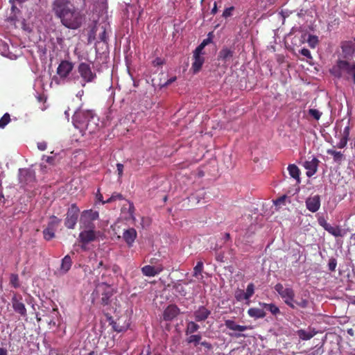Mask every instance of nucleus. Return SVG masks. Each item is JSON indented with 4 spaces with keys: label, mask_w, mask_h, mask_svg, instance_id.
I'll list each match as a JSON object with an SVG mask.
<instances>
[{
    "label": "nucleus",
    "mask_w": 355,
    "mask_h": 355,
    "mask_svg": "<svg viewBox=\"0 0 355 355\" xmlns=\"http://www.w3.org/2000/svg\"><path fill=\"white\" fill-rule=\"evenodd\" d=\"M10 121V114L8 113L4 114V115L0 119V128H4Z\"/></svg>",
    "instance_id": "obj_38"
},
{
    "label": "nucleus",
    "mask_w": 355,
    "mask_h": 355,
    "mask_svg": "<svg viewBox=\"0 0 355 355\" xmlns=\"http://www.w3.org/2000/svg\"><path fill=\"white\" fill-rule=\"evenodd\" d=\"M337 265V261L335 259H330L329 261L328 266L331 271H334Z\"/></svg>",
    "instance_id": "obj_47"
},
{
    "label": "nucleus",
    "mask_w": 355,
    "mask_h": 355,
    "mask_svg": "<svg viewBox=\"0 0 355 355\" xmlns=\"http://www.w3.org/2000/svg\"><path fill=\"white\" fill-rule=\"evenodd\" d=\"M275 289L288 306L292 309L295 307L294 304L295 293L291 288H284L282 284H277Z\"/></svg>",
    "instance_id": "obj_5"
},
{
    "label": "nucleus",
    "mask_w": 355,
    "mask_h": 355,
    "mask_svg": "<svg viewBox=\"0 0 355 355\" xmlns=\"http://www.w3.org/2000/svg\"><path fill=\"white\" fill-rule=\"evenodd\" d=\"M343 53L345 58L352 56L354 53L355 49L354 44L351 41H345L341 45Z\"/></svg>",
    "instance_id": "obj_20"
},
{
    "label": "nucleus",
    "mask_w": 355,
    "mask_h": 355,
    "mask_svg": "<svg viewBox=\"0 0 355 355\" xmlns=\"http://www.w3.org/2000/svg\"><path fill=\"white\" fill-rule=\"evenodd\" d=\"M201 339L202 336L200 334H190V336L187 338V342L188 343H193L195 346H196L200 344Z\"/></svg>",
    "instance_id": "obj_34"
},
{
    "label": "nucleus",
    "mask_w": 355,
    "mask_h": 355,
    "mask_svg": "<svg viewBox=\"0 0 355 355\" xmlns=\"http://www.w3.org/2000/svg\"><path fill=\"white\" fill-rule=\"evenodd\" d=\"M122 199V196L120 193H113L110 198H108L106 202H103V204L107 202H110L112 201H114L116 200H121Z\"/></svg>",
    "instance_id": "obj_45"
},
{
    "label": "nucleus",
    "mask_w": 355,
    "mask_h": 355,
    "mask_svg": "<svg viewBox=\"0 0 355 355\" xmlns=\"http://www.w3.org/2000/svg\"><path fill=\"white\" fill-rule=\"evenodd\" d=\"M200 328V326L195 322L191 321L187 323L185 330L186 335H190L196 332Z\"/></svg>",
    "instance_id": "obj_29"
},
{
    "label": "nucleus",
    "mask_w": 355,
    "mask_h": 355,
    "mask_svg": "<svg viewBox=\"0 0 355 355\" xmlns=\"http://www.w3.org/2000/svg\"><path fill=\"white\" fill-rule=\"evenodd\" d=\"M309 113L315 120H319L322 115V112L316 109H310Z\"/></svg>",
    "instance_id": "obj_42"
},
{
    "label": "nucleus",
    "mask_w": 355,
    "mask_h": 355,
    "mask_svg": "<svg viewBox=\"0 0 355 355\" xmlns=\"http://www.w3.org/2000/svg\"><path fill=\"white\" fill-rule=\"evenodd\" d=\"M116 168H117L119 178H121L123 175V165L122 164L118 163L116 164Z\"/></svg>",
    "instance_id": "obj_51"
},
{
    "label": "nucleus",
    "mask_w": 355,
    "mask_h": 355,
    "mask_svg": "<svg viewBox=\"0 0 355 355\" xmlns=\"http://www.w3.org/2000/svg\"><path fill=\"white\" fill-rule=\"evenodd\" d=\"M305 202L306 209L312 213L316 212L320 207V198L318 195L308 198Z\"/></svg>",
    "instance_id": "obj_12"
},
{
    "label": "nucleus",
    "mask_w": 355,
    "mask_h": 355,
    "mask_svg": "<svg viewBox=\"0 0 355 355\" xmlns=\"http://www.w3.org/2000/svg\"><path fill=\"white\" fill-rule=\"evenodd\" d=\"M92 267L94 270V274H96V276L102 274V277L105 275V272L107 270V266L104 263L103 260L97 262L96 265L92 263Z\"/></svg>",
    "instance_id": "obj_23"
},
{
    "label": "nucleus",
    "mask_w": 355,
    "mask_h": 355,
    "mask_svg": "<svg viewBox=\"0 0 355 355\" xmlns=\"http://www.w3.org/2000/svg\"><path fill=\"white\" fill-rule=\"evenodd\" d=\"M153 63L154 66H159L163 64V60L159 58H157L153 60Z\"/></svg>",
    "instance_id": "obj_55"
},
{
    "label": "nucleus",
    "mask_w": 355,
    "mask_h": 355,
    "mask_svg": "<svg viewBox=\"0 0 355 355\" xmlns=\"http://www.w3.org/2000/svg\"><path fill=\"white\" fill-rule=\"evenodd\" d=\"M52 8L55 16L65 27L76 29L81 26L83 16L69 0H55Z\"/></svg>",
    "instance_id": "obj_1"
},
{
    "label": "nucleus",
    "mask_w": 355,
    "mask_h": 355,
    "mask_svg": "<svg viewBox=\"0 0 355 355\" xmlns=\"http://www.w3.org/2000/svg\"><path fill=\"white\" fill-rule=\"evenodd\" d=\"M347 141H348V139L346 138V137H343L340 139L339 142L336 144V147H338V148H343L345 147L347 144Z\"/></svg>",
    "instance_id": "obj_46"
},
{
    "label": "nucleus",
    "mask_w": 355,
    "mask_h": 355,
    "mask_svg": "<svg viewBox=\"0 0 355 355\" xmlns=\"http://www.w3.org/2000/svg\"><path fill=\"white\" fill-rule=\"evenodd\" d=\"M230 336H234V337H236V338H239V337H241V336H245L243 334H230Z\"/></svg>",
    "instance_id": "obj_61"
},
{
    "label": "nucleus",
    "mask_w": 355,
    "mask_h": 355,
    "mask_svg": "<svg viewBox=\"0 0 355 355\" xmlns=\"http://www.w3.org/2000/svg\"><path fill=\"white\" fill-rule=\"evenodd\" d=\"M248 315L254 318H263L266 316V313L263 309L258 308H251L248 311Z\"/></svg>",
    "instance_id": "obj_27"
},
{
    "label": "nucleus",
    "mask_w": 355,
    "mask_h": 355,
    "mask_svg": "<svg viewBox=\"0 0 355 355\" xmlns=\"http://www.w3.org/2000/svg\"><path fill=\"white\" fill-rule=\"evenodd\" d=\"M297 334L300 339L303 340H307L312 338L315 335V332L313 331H306L304 329H300L297 331Z\"/></svg>",
    "instance_id": "obj_28"
},
{
    "label": "nucleus",
    "mask_w": 355,
    "mask_h": 355,
    "mask_svg": "<svg viewBox=\"0 0 355 355\" xmlns=\"http://www.w3.org/2000/svg\"><path fill=\"white\" fill-rule=\"evenodd\" d=\"M10 283L14 288L19 287V277L16 274H12L10 277Z\"/></svg>",
    "instance_id": "obj_39"
},
{
    "label": "nucleus",
    "mask_w": 355,
    "mask_h": 355,
    "mask_svg": "<svg viewBox=\"0 0 355 355\" xmlns=\"http://www.w3.org/2000/svg\"><path fill=\"white\" fill-rule=\"evenodd\" d=\"M225 325L230 330L242 332L248 329V326H243L237 324L234 321L232 320H227L225 321Z\"/></svg>",
    "instance_id": "obj_21"
},
{
    "label": "nucleus",
    "mask_w": 355,
    "mask_h": 355,
    "mask_svg": "<svg viewBox=\"0 0 355 355\" xmlns=\"http://www.w3.org/2000/svg\"><path fill=\"white\" fill-rule=\"evenodd\" d=\"M349 135V126H346L343 130V137H346V138L348 139Z\"/></svg>",
    "instance_id": "obj_56"
},
{
    "label": "nucleus",
    "mask_w": 355,
    "mask_h": 355,
    "mask_svg": "<svg viewBox=\"0 0 355 355\" xmlns=\"http://www.w3.org/2000/svg\"><path fill=\"white\" fill-rule=\"evenodd\" d=\"M210 314L211 311L206 308L205 306H200L193 312V315L196 322H202L206 320Z\"/></svg>",
    "instance_id": "obj_14"
},
{
    "label": "nucleus",
    "mask_w": 355,
    "mask_h": 355,
    "mask_svg": "<svg viewBox=\"0 0 355 355\" xmlns=\"http://www.w3.org/2000/svg\"><path fill=\"white\" fill-rule=\"evenodd\" d=\"M79 209L76 205H72L68 209L64 221L65 226L69 229H73L77 223Z\"/></svg>",
    "instance_id": "obj_9"
},
{
    "label": "nucleus",
    "mask_w": 355,
    "mask_h": 355,
    "mask_svg": "<svg viewBox=\"0 0 355 355\" xmlns=\"http://www.w3.org/2000/svg\"><path fill=\"white\" fill-rule=\"evenodd\" d=\"M98 212L92 209L84 211L80 219V228H95L93 221L98 219Z\"/></svg>",
    "instance_id": "obj_7"
},
{
    "label": "nucleus",
    "mask_w": 355,
    "mask_h": 355,
    "mask_svg": "<svg viewBox=\"0 0 355 355\" xmlns=\"http://www.w3.org/2000/svg\"><path fill=\"white\" fill-rule=\"evenodd\" d=\"M318 223L320 226H322L325 230H327L329 226V223H328L324 218H320L318 220Z\"/></svg>",
    "instance_id": "obj_50"
},
{
    "label": "nucleus",
    "mask_w": 355,
    "mask_h": 355,
    "mask_svg": "<svg viewBox=\"0 0 355 355\" xmlns=\"http://www.w3.org/2000/svg\"><path fill=\"white\" fill-rule=\"evenodd\" d=\"M218 8H217V3L216 2H214V6L211 10V13L212 15H215L217 12Z\"/></svg>",
    "instance_id": "obj_58"
},
{
    "label": "nucleus",
    "mask_w": 355,
    "mask_h": 355,
    "mask_svg": "<svg viewBox=\"0 0 355 355\" xmlns=\"http://www.w3.org/2000/svg\"><path fill=\"white\" fill-rule=\"evenodd\" d=\"M288 171L291 177L294 178L297 182H300V171L295 164H289L288 166Z\"/></svg>",
    "instance_id": "obj_26"
},
{
    "label": "nucleus",
    "mask_w": 355,
    "mask_h": 355,
    "mask_svg": "<svg viewBox=\"0 0 355 355\" xmlns=\"http://www.w3.org/2000/svg\"><path fill=\"white\" fill-rule=\"evenodd\" d=\"M47 144L45 141H41L37 143V148L40 150H45L46 149Z\"/></svg>",
    "instance_id": "obj_53"
},
{
    "label": "nucleus",
    "mask_w": 355,
    "mask_h": 355,
    "mask_svg": "<svg viewBox=\"0 0 355 355\" xmlns=\"http://www.w3.org/2000/svg\"><path fill=\"white\" fill-rule=\"evenodd\" d=\"M77 71L81 78L82 87H85L86 83H93L96 78V73L89 63L80 62L77 67Z\"/></svg>",
    "instance_id": "obj_4"
},
{
    "label": "nucleus",
    "mask_w": 355,
    "mask_h": 355,
    "mask_svg": "<svg viewBox=\"0 0 355 355\" xmlns=\"http://www.w3.org/2000/svg\"><path fill=\"white\" fill-rule=\"evenodd\" d=\"M94 293L96 295H101V303L107 305L110 302V299L113 295V288L107 283H98L96 286Z\"/></svg>",
    "instance_id": "obj_6"
},
{
    "label": "nucleus",
    "mask_w": 355,
    "mask_h": 355,
    "mask_svg": "<svg viewBox=\"0 0 355 355\" xmlns=\"http://www.w3.org/2000/svg\"><path fill=\"white\" fill-rule=\"evenodd\" d=\"M81 232L79 234L78 239L83 243L82 248L86 249L85 244L94 241L97 238V232L94 228H80Z\"/></svg>",
    "instance_id": "obj_8"
},
{
    "label": "nucleus",
    "mask_w": 355,
    "mask_h": 355,
    "mask_svg": "<svg viewBox=\"0 0 355 355\" xmlns=\"http://www.w3.org/2000/svg\"><path fill=\"white\" fill-rule=\"evenodd\" d=\"M42 159L44 161H45L46 162H47V163H49L51 164H53L54 157H52V156L43 155Z\"/></svg>",
    "instance_id": "obj_52"
},
{
    "label": "nucleus",
    "mask_w": 355,
    "mask_h": 355,
    "mask_svg": "<svg viewBox=\"0 0 355 355\" xmlns=\"http://www.w3.org/2000/svg\"><path fill=\"white\" fill-rule=\"evenodd\" d=\"M263 308L268 310L270 312H271L272 314L276 315L279 313V308L275 306L273 304H266V303H262L260 304Z\"/></svg>",
    "instance_id": "obj_36"
},
{
    "label": "nucleus",
    "mask_w": 355,
    "mask_h": 355,
    "mask_svg": "<svg viewBox=\"0 0 355 355\" xmlns=\"http://www.w3.org/2000/svg\"><path fill=\"white\" fill-rule=\"evenodd\" d=\"M234 10L233 7H230L226 8L223 13V17L227 18L230 17L232 15V10Z\"/></svg>",
    "instance_id": "obj_48"
},
{
    "label": "nucleus",
    "mask_w": 355,
    "mask_h": 355,
    "mask_svg": "<svg viewBox=\"0 0 355 355\" xmlns=\"http://www.w3.org/2000/svg\"><path fill=\"white\" fill-rule=\"evenodd\" d=\"M60 223V220L55 216H52L49 223L48 227H53L55 230L58 225Z\"/></svg>",
    "instance_id": "obj_43"
},
{
    "label": "nucleus",
    "mask_w": 355,
    "mask_h": 355,
    "mask_svg": "<svg viewBox=\"0 0 355 355\" xmlns=\"http://www.w3.org/2000/svg\"><path fill=\"white\" fill-rule=\"evenodd\" d=\"M98 118L91 110L78 109L73 116V124L84 135L94 133L98 128Z\"/></svg>",
    "instance_id": "obj_2"
},
{
    "label": "nucleus",
    "mask_w": 355,
    "mask_h": 355,
    "mask_svg": "<svg viewBox=\"0 0 355 355\" xmlns=\"http://www.w3.org/2000/svg\"><path fill=\"white\" fill-rule=\"evenodd\" d=\"M83 94H84V91H83V90H80V91H79V92L77 93L76 96H77L78 98H82V96H83Z\"/></svg>",
    "instance_id": "obj_60"
},
{
    "label": "nucleus",
    "mask_w": 355,
    "mask_h": 355,
    "mask_svg": "<svg viewBox=\"0 0 355 355\" xmlns=\"http://www.w3.org/2000/svg\"><path fill=\"white\" fill-rule=\"evenodd\" d=\"M180 313V309L174 304L169 305L164 311V319L172 320Z\"/></svg>",
    "instance_id": "obj_17"
},
{
    "label": "nucleus",
    "mask_w": 355,
    "mask_h": 355,
    "mask_svg": "<svg viewBox=\"0 0 355 355\" xmlns=\"http://www.w3.org/2000/svg\"><path fill=\"white\" fill-rule=\"evenodd\" d=\"M300 53L302 55L306 57L307 58L309 59H311L312 57H311V52L309 49H302L301 51H300Z\"/></svg>",
    "instance_id": "obj_49"
},
{
    "label": "nucleus",
    "mask_w": 355,
    "mask_h": 355,
    "mask_svg": "<svg viewBox=\"0 0 355 355\" xmlns=\"http://www.w3.org/2000/svg\"><path fill=\"white\" fill-rule=\"evenodd\" d=\"M327 153L334 157V159L336 162H340L343 159V155L342 153L336 151L334 150L329 149L327 150Z\"/></svg>",
    "instance_id": "obj_35"
},
{
    "label": "nucleus",
    "mask_w": 355,
    "mask_h": 355,
    "mask_svg": "<svg viewBox=\"0 0 355 355\" xmlns=\"http://www.w3.org/2000/svg\"><path fill=\"white\" fill-rule=\"evenodd\" d=\"M62 41H63V39H62V38H58V42L59 44H61V43L62 42Z\"/></svg>",
    "instance_id": "obj_64"
},
{
    "label": "nucleus",
    "mask_w": 355,
    "mask_h": 355,
    "mask_svg": "<svg viewBox=\"0 0 355 355\" xmlns=\"http://www.w3.org/2000/svg\"><path fill=\"white\" fill-rule=\"evenodd\" d=\"M318 163L319 160L315 157H312L311 159L304 162L303 166L307 171L306 175L308 177L313 176L317 172Z\"/></svg>",
    "instance_id": "obj_11"
},
{
    "label": "nucleus",
    "mask_w": 355,
    "mask_h": 355,
    "mask_svg": "<svg viewBox=\"0 0 355 355\" xmlns=\"http://www.w3.org/2000/svg\"><path fill=\"white\" fill-rule=\"evenodd\" d=\"M12 307L17 313L21 315H25L26 314V309L24 303L19 301L16 297L12 298Z\"/></svg>",
    "instance_id": "obj_24"
},
{
    "label": "nucleus",
    "mask_w": 355,
    "mask_h": 355,
    "mask_svg": "<svg viewBox=\"0 0 355 355\" xmlns=\"http://www.w3.org/2000/svg\"><path fill=\"white\" fill-rule=\"evenodd\" d=\"M299 306H306V302H300V303H297Z\"/></svg>",
    "instance_id": "obj_63"
},
{
    "label": "nucleus",
    "mask_w": 355,
    "mask_h": 355,
    "mask_svg": "<svg viewBox=\"0 0 355 355\" xmlns=\"http://www.w3.org/2000/svg\"><path fill=\"white\" fill-rule=\"evenodd\" d=\"M55 229L51 227H47L43 231L44 237L46 240L49 241L55 236Z\"/></svg>",
    "instance_id": "obj_33"
},
{
    "label": "nucleus",
    "mask_w": 355,
    "mask_h": 355,
    "mask_svg": "<svg viewBox=\"0 0 355 355\" xmlns=\"http://www.w3.org/2000/svg\"><path fill=\"white\" fill-rule=\"evenodd\" d=\"M34 171L28 169H19V180L21 182L28 184L35 180Z\"/></svg>",
    "instance_id": "obj_16"
},
{
    "label": "nucleus",
    "mask_w": 355,
    "mask_h": 355,
    "mask_svg": "<svg viewBox=\"0 0 355 355\" xmlns=\"http://www.w3.org/2000/svg\"><path fill=\"white\" fill-rule=\"evenodd\" d=\"M163 270L162 266H152L147 265L141 268V272L146 277H155Z\"/></svg>",
    "instance_id": "obj_15"
},
{
    "label": "nucleus",
    "mask_w": 355,
    "mask_h": 355,
    "mask_svg": "<svg viewBox=\"0 0 355 355\" xmlns=\"http://www.w3.org/2000/svg\"><path fill=\"white\" fill-rule=\"evenodd\" d=\"M234 297L238 302H242L245 300L247 302V297L245 295V291L242 289H237L235 291Z\"/></svg>",
    "instance_id": "obj_37"
},
{
    "label": "nucleus",
    "mask_w": 355,
    "mask_h": 355,
    "mask_svg": "<svg viewBox=\"0 0 355 355\" xmlns=\"http://www.w3.org/2000/svg\"><path fill=\"white\" fill-rule=\"evenodd\" d=\"M72 265L71 258L69 255H66L62 259L60 267L58 270L59 275L66 274L71 268Z\"/></svg>",
    "instance_id": "obj_19"
},
{
    "label": "nucleus",
    "mask_w": 355,
    "mask_h": 355,
    "mask_svg": "<svg viewBox=\"0 0 355 355\" xmlns=\"http://www.w3.org/2000/svg\"><path fill=\"white\" fill-rule=\"evenodd\" d=\"M326 231L336 237H342L347 234L346 230L342 229L339 226H332L331 225H329Z\"/></svg>",
    "instance_id": "obj_22"
},
{
    "label": "nucleus",
    "mask_w": 355,
    "mask_h": 355,
    "mask_svg": "<svg viewBox=\"0 0 355 355\" xmlns=\"http://www.w3.org/2000/svg\"><path fill=\"white\" fill-rule=\"evenodd\" d=\"M0 355H8L7 350L4 348L0 347Z\"/></svg>",
    "instance_id": "obj_59"
},
{
    "label": "nucleus",
    "mask_w": 355,
    "mask_h": 355,
    "mask_svg": "<svg viewBox=\"0 0 355 355\" xmlns=\"http://www.w3.org/2000/svg\"><path fill=\"white\" fill-rule=\"evenodd\" d=\"M202 346L207 349L208 350H210L212 349V345L211 343L207 341H202L200 343Z\"/></svg>",
    "instance_id": "obj_54"
},
{
    "label": "nucleus",
    "mask_w": 355,
    "mask_h": 355,
    "mask_svg": "<svg viewBox=\"0 0 355 355\" xmlns=\"http://www.w3.org/2000/svg\"><path fill=\"white\" fill-rule=\"evenodd\" d=\"M211 40L210 38L205 39L201 44L195 49V51L200 53H204L203 49L205 47L211 42Z\"/></svg>",
    "instance_id": "obj_41"
},
{
    "label": "nucleus",
    "mask_w": 355,
    "mask_h": 355,
    "mask_svg": "<svg viewBox=\"0 0 355 355\" xmlns=\"http://www.w3.org/2000/svg\"><path fill=\"white\" fill-rule=\"evenodd\" d=\"M83 268L85 273L87 272L88 270H90V268H89L88 266H84Z\"/></svg>",
    "instance_id": "obj_62"
},
{
    "label": "nucleus",
    "mask_w": 355,
    "mask_h": 355,
    "mask_svg": "<svg viewBox=\"0 0 355 355\" xmlns=\"http://www.w3.org/2000/svg\"><path fill=\"white\" fill-rule=\"evenodd\" d=\"M176 80V77L175 76H173L171 78H169L164 85V86H167L170 84H171L172 83H173L174 81H175Z\"/></svg>",
    "instance_id": "obj_57"
},
{
    "label": "nucleus",
    "mask_w": 355,
    "mask_h": 355,
    "mask_svg": "<svg viewBox=\"0 0 355 355\" xmlns=\"http://www.w3.org/2000/svg\"><path fill=\"white\" fill-rule=\"evenodd\" d=\"M203 55H204V53L198 52L196 51H193V64L191 66V69L193 70V73H195L198 72L200 70V69L205 62V58L203 57Z\"/></svg>",
    "instance_id": "obj_13"
},
{
    "label": "nucleus",
    "mask_w": 355,
    "mask_h": 355,
    "mask_svg": "<svg viewBox=\"0 0 355 355\" xmlns=\"http://www.w3.org/2000/svg\"><path fill=\"white\" fill-rule=\"evenodd\" d=\"M254 293V285L252 283H250L248 285L246 291H245V297H247L246 304H250V299Z\"/></svg>",
    "instance_id": "obj_32"
},
{
    "label": "nucleus",
    "mask_w": 355,
    "mask_h": 355,
    "mask_svg": "<svg viewBox=\"0 0 355 355\" xmlns=\"http://www.w3.org/2000/svg\"><path fill=\"white\" fill-rule=\"evenodd\" d=\"M286 198H287L286 196L277 198L276 200L274 201L275 205L279 208H280L282 205H285V201Z\"/></svg>",
    "instance_id": "obj_44"
},
{
    "label": "nucleus",
    "mask_w": 355,
    "mask_h": 355,
    "mask_svg": "<svg viewBox=\"0 0 355 355\" xmlns=\"http://www.w3.org/2000/svg\"><path fill=\"white\" fill-rule=\"evenodd\" d=\"M234 51L227 47L222 49L218 54V59L226 62L233 57Z\"/></svg>",
    "instance_id": "obj_25"
},
{
    "label": "nucleus",
    "mask_w": 355,
    "mask_h": 355,
    "mask_svg": "<svg viewBox=\"0 0 355 355\" xmlns=\"http://www.w3.org/2000/svg\"><path fill=\"white\" fill-rule=\"evenodd\" d=\"M137 237V232L133 228H129L123 233V238L129 247H131Z\"/></svg>",
    "instance_id": "obj_18"
},
{
    "label": "nucleus",
    "mask_w": 355,
    "mask_h": 355,
    "mask_svg": "<svg viewBox=\"0 0 355 355\" xmlns=\"http://www.w3.org/2000/svg\"><path fill=\"white\" fill-rule=\"evenodd\" d=\"M307 42L310 47L315 48L318 43V38L315 35H309Z\"/></svg>",
    "instance_id": "obj_40"
},
{
    "label": "nucleus",
    "mask_w": 355,
    "mask_h": 355,
    "mask_svg": "<svg viewBox=\"0 0 355 355\" xmlns=\"http://www.w3.org/2000/svg\"><path fill=\"white\" fill-rule=\"evenodd\" d=\"M331 73L338 78H343L348 80L352 79L355 83V62L338 60L331 69Z\"/></svg>",
    "instance_id": "obj_3"
},
{
    "label": "nucleus",
    "mask_w": 355,
    "mask_h": 355,
    "mask_svg": "<svg viewBox=\"0 0 355 355\" xmlns=\"http://www.w3.org/2000/svg\"><path fill=\"white\" fill-rule=\"evenodd\" d=\"M203 270V263L198 261L193 268V276L198 279L202 278V272Z\"/></svg>",
    "instance_id": "obj_31"
},
{
    "label": "nucleus",
    "mask_w": 355,
    "mask_h": 355,
    "mask_svg": "<svg viewBox=\"0 0 355 355\" xmlns=\"http://www.w3.org/2000/svg\"><path fill=\"white\" fill-rule=\"evenodd\" d=\"M112 327L114 329V331L117 332H121L123 331H125L128 327V324L124 323L123 324H121V320L119 319L117 321L112 322Z\"/></svg>",
    "instance_id": "obj_30"
},
{
    "label": "nucleus",
    "mask_w": 355,
    "mask_h": 355,
    "mask_svg": "<svg viewBox=\"0 0 355 355\" xmlns=\"http://www.w3.org/2000/svg\"><path fill=\"white\" fill-rule=\"evenodd\" d=\"M73 64L69 61H62L57 69V73L61 78H66L73 69Z\"/></svg>",
    "instance_id": "obj_10"
}]
</instances>
